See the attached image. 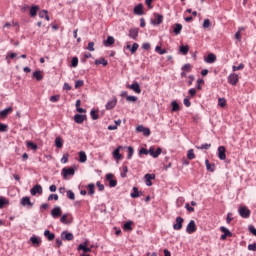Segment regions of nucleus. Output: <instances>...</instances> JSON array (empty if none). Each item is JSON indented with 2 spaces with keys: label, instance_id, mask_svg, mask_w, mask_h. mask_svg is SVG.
I'll use <instances>...</instances> for the list:
<instances>
[{
  "label": "nucleus",
  "instance_id": "nucleus-1",
  "mask_svg": "<svg viewBox=\"0 0 256 256\" xmlns=\"http://www.w3.org/2000/svg\"><path fill=\"white\" fill-rule=\"evenodd\" d=\"M238 213L242 219H249L251 217V210L247 206L240 207Z\"/></svg>",
  "mask_w": 256,
  "mask_h": 256
},
{
  "label": "nucleus",
  "instance_id": "nucleus-2",
  "mask_svg": "<svg viewBox=\"0 0 256 256\" xmlns=\"http://www.w3.org/2000/svg\"><path fill=\"white\" fill-rule=\"evenodd\" d=\"M20 205H22V207H27L28 209H33V202H31V198L29 196L22 197Z\"/></svg>",
  "mask_w": 256,
  "mask_h": 256
},
{
  "label": "nucleus",
  "instance_id": "nucleus-3",
  "mask_svg": "<svg viewBox=\"0 0 256 256\" xmlns=\"http://www.w3.org/2000/svg\"><path fill=\"white\" fill-rule=\"evenodd\" d=\"M197 231V224H195L194 220H191L186 226V233L189 235H193Z\"/></svg>",
  "mask_w": 256,
  "mask_h": 256
},
{
  "label": "nucleus",
  "instance_id": "nucleus-4",
  "mask_svg": "<svg viewBox=\"0 0 256 256\" xmlns=\"http://www.w3.org/2000/svg\"><path fill=\"white\" fill-rule=\"evenodd\" d=\"M184 221L185 219H183V217L181 216L176 217V223L173 225L174 231H181V229H183Z\"/></svg>",
  "mask_w": 256,
  "mask_h": 256
},
{
  "label": "nucleus",
  "instance_id": "nucleus-5",
  "mask_svg": "<svg viewBox=\"0 0 256 256\" xmlns=\"http://www.w3.org/2000/svg\"><path fill=\"white\" fill-rule=\"evenodd\" d=\"M50 214L53 217V219H59V217H61V215H63V211H61V207L60 206H55L51 210Z\"/></svg>",
  "mask_w": 256,
  "mask_h": 256
},
{
  "label": "nucleus",
  "instance_id": "nucleus-6",
  "mask_svg": "<svg viewBox=\"0 0 256 256\" xmlns=\"http://www.w3.org/2000/svg\"><path fill=\"white\" fill-rule=\"evenodd\" d=\"M62 175L64 179H67L68 177H73V175H75V168H63Z\"/></svg>",
  "mask_w": 256,
  "mask_h": 256
},
{
  "label": "nucleus",
  "instance_id": "nucleus-7",
  "mask_svg": "<svg viewBox=\"0 0 256 256\" xmlns=\"http://www.w3.org/2000/svg\"><path fill=\"white\" fill-rule=\"evenodd\" d=\"M228 83L235 87V85H237V83H239V75H237L236 73L230 74L228 76Z\"/></svg>",
  "mask_w": 256,
  "mask_h": 256
},
{
  "label": "nucleus",
  "instance_id": "nucleus-8",
  "mask_svg": "<svg viewBox=\"0 0 256 256\" xmlns=\"http://www.w3.org/2000/svg\"><path fill=\"white\" fill-rule=\"evenodd\" d=\"M136 131L138 133H143L144 137H149V135H151V129L145 128L143 125L136 127Z\"/></svg>",
  "mask_w": 256,
  "mask_h": 256
},
{
  "label": "nucleus",
  "instance_id": "nucleus-9",
  "mask_svg": "<svg viewBox=\"0 0 256 256\" xmlns=\"http://www.w3.org/2000/svg\"><path fill=\"white\" fill-rule=\"evenodd\" d=\"M226 153V149L225 146H219L218 147V159H220V161H225L227 159V154Z\"/></svg>",
  "mask_w": 256,
  "mask_h": 256
},
{
  "label": "nucleus",
  "instance_id": "nucleus-10",
  "mask_svg": "<svg viewBox=\"0 0 256 256\" xmlns=\"http://www.w3.org/2000/svg\"><path fill=\"white\" fill-rule=\"evenodd\" d=\"M30 193L33 197H35V195H41L43 193V187H41V185L36 184L33 188H31Z\"/></svg>",
  "mask_w": 256,
  "mask_h": 256
},
{
  "label": "nucleus",
  "instance_id": "nucleus-11",
  "mask_svg": "<svg viewBox=\"0 0 256 256\" xmlns=\"http://www.w3.org/2000/svg\"><path fill=\"white\" fill-rule=\"evenodd\" d=\"M128 37L134 41H137V37H139V28H131L129 30Z\"/></svg>",
  "mask_w": 256,
  "mask_h": 256
},
{
  "label": "nucleus",
  "instance_id": "nucleus-12",
  "mask_svg": "<svg viewBox=\"0 0 256 256\" xmlns=\"http://www.w3.org/2000/svg\"><path fill=\"white\" fill-rule=\"evenodd\" d=\"M86 120H87V115H83V114L74 115V121L78 125H82V123H84V121H86Z\"/></svg>",
  "mask_w": 256,
  "mask_h": 256
},
{
  "label": "nucleus",
  "instance_id": "nucleus-13",
  "mask_svg": "<svg viewBox=\"0 0 256 256\" xmlns=\"http://www.w3.org/2000/svg\"><path fill=\"white\" fill-rule=\"evenodd\" d=\"M61 239L63 241H73V239H74L73 233L67 232V231H63L61 233Z\"/></svg>",
  "mask_w": 256,
  "mask_h": 256
},
{
  "label": "nucleus",
  "instance_id": "nucleus-14",
  "mask_svg": "<svg viewBox=\"0 0 256 256\" xmlns=\"http://www.w3.org/2000/svg\"><path fill=\"white\" fill-rule=\"evenodd\" d=\"M30 242L34 247H41L42 241L41 238L38 236L33 235L32 237H30Z\"/></svg>",
  "mask_w": 256,
  "mask_h": 256
},
{
  "label": "nucleus",
  "instance_id": "nucleus-15",
  "mask_svg": "<svg viewBox=\"0 0 256 256\" xmlns=\"http://www.w3.org/2000/svg\"><path fill=\"white\" fill-rule=\"evenodd\" d=\"M127 89H132V91H134V93H138V94L141 93V86L137 82H134L133 84L128 85Z\"/></svg>",
  "mask_w": 256,
  "mask_h": 256
},
{
  "label": "nucleus",
  "instance_id": "nucleus-16",
  "mask_svg": "<svg viewBox=\"0 0 256 256\" xmlns=\"http://www.w3.org/2000/svg\"><path fill=\"white\" fill-rule=\"evenodd\" d=\"M115 105H117V98L109 100L106 103L105 107H106L107 111H111V109H114Z\"/></svg>",
  "mask_w": 256,
  "mask_h": 256
},
{
  "label": "nucleus",
  "instance_id": "nucleus-17",
  "mask_svg": "<svg viewBox=\"0 0 256 256\" xmlns=\"http://www.w3.org/2000/svg\"><path fill=\"white\" fill-rule=\"evenodd\" d=\"M145 179H146V185L147 187H151L153 185V179H155V174H145Z\"/></svg>",
  "mask_w": 256,
  "mask_h": 256
},
{
  "label": "nucleus",
  "instance_id": "nucleus-18",
  "mask_svg": "<svg viewBox=\"0 0 256 256\" xmlns=\"http://www.w3.org/2000/svg\"><path fill=\"white\" fill-rule=\"evenodd\" d=\"M121 149H123V146H118L114 151H113V157L114 159H117L119 161V159H121V157H123L121 155V153H119L121 151Z\"/></svg>",
  "mask_w": 256,
  "mask_h": 256
},
{
  "label": "nucleus",
  "instance_id": "nucleus-19",
  "mask_svg": "<svg viewBox=\"0 0 256 256\" xmlns=\"http://www.w3.org/2000/svg\"><path fill=\"white\" fill-rule=\"evenodd\" d=\"M115 43V38L113 36H108L106 40H104L103 45L105 47H111Z\"/></svg>",
  "mask_w": 256,
  "mask_h": 256
},
{
  "label": "nucleus",
  "instance_id": "nucleus-20",
  "mask_svg": "<svg viewBox=\"0 0 256 256\" xmlns=\"http://www.w3.org/2000/svg\"><path fill=\"white\" fill-rule=\"evenodd\" d=\"M141 195H143V192H139V188L133 187V192L130 194V197L137 199V197H141Z\"/></svg>",
  "mask_w": 256,
  "mask_h": 256
},
{
  "label": "nucleus",
  "instance_id": "nucleus-21",
  "mask_svg": "<svg viewBox=\"0 0 256 256\" xmlns=\"http://www.w3.org/2000/svg\"><path fill=\"white\" fill-rule=\"evenodd\" d=\"M161 153H162L161 148H157L156 151L153 150V148H150V155H151V157H153L154 159H157V157H159Z\"/></svg>",
  "mask_w": 256,
  "mask_h": 256
},
{
  "label": "nucleus",
  "instance_id": "nucleus-22",
  "mask_svg": "<svg viewBox=\"0 0 256 256\" xmlns=\"http://www.w3.org/2000/svg\"><path fill=\"white\" fill-rule=\"evenodd\" d=\"M9 113H13V107L11 106L0 111V117L5 118L9 115Z\"/></svg>",
  "mask_w": 256,
  "mask_h": 256
},
{
  "label": "nucleus",
  "instance_id": "nucleus-23",
  "mask_svg": "<svg viewBox=\"0 0 256 256\" xmlns=\"http://www.w3.org/2000/svg\"><path fill=\"white\" fill-rule=\"evenodd\" d=\"M154 17H156L157 21L152 20V25H161L163 23V15L154 14Z\"/></svg>",
  "mask_w": 256,
  "mask_h": 256
},
{
  "label": "nucleus",
  "instance_id": "nucleus-24",
  "mask_svg": "<svg viewBox=\"0 0 256 256\" xmlns=\"http://www.w3.org/2000/svg\"><path fill=\"white\" fill-rule=\"evenodd\" d=\"M217 61V56L213 53L208 54V56L205 58L206 63H215Z\"/></svg>",
  "mask_w": 256,
  "mask_h": 256
},
{
  "label": "nucleus",
  "instance_id": "nucleus-25",
  "mask_svg": "<svg viewBox=\"0 0 256 256\" xmlns=\"http://www.w3.org/2000/svg\"><path fill=\"white\" fill-rule=\"evenodd\" d=\"M220 231H221L222 233H224V235H225L226 237H233V232H232L231 230L227 229V227H225V226H221V227H220Z\"/></svg>",
  "mask_w": 256,
  "mask_h": 256
},
{
  "label": "nucleus",
  "instance_id": "nucleus-26",
  "mask_svg": "<svg viewBox=\"0 0 256 256\" xmlns=\"http://www.w3.org/2000/svg\"><path fill=\"white\" fill-rule=\"evenodd\" d=\"M126 49H129L133 55V54L137 53V50L139 49V44L134 43L132 46L128 44L126 46Z\"/></svg>",
  "mask_w": 256,
  "mask_h": 256
},
{
  "label": "nucleus",
  "instance_id": "nucleus-27",
  "mask_svg": "<svg viewBox=\"0 0 256 256\" xmlns=\"http://www.w3.org/2000/svg\"><path fill=\"white\" fill-rule=\"evenodd\" d=\"M91 249H93V246L89 248L84 245H78L77 251H83V253H91Z\"/></svg>",
  "mask_w": 256,
  "mask_h": 256
},
{
  "label": "nucleus",
  "instance_id": "nucleus-28",
  "mask_svg": "<svg viewBox=\"0 0 256 256\" xmlns=\"http://www.w3.org/2000/svg\"><path fill=\"white\" fill-rule=\"evenodd\" d=\"M39 6L37 5H33L31 8H30V17H37V12L39 11Z\"/></svg>",
  "mask_w": 256,
  "mask_h": 256
},
{
  "label": "nucleus",
  "instance_id": "nucleus-29",
  "mask_svg": "<svg viewBox=\"0 0 256 256\" xmlns=\"http://www.w3.org/2000/svg\"><path fill=\"white\" fill-rule=\"evenodd\" d=\"M135 15H143V4H138L134 7Z\"/></svg>",
  "mask_w": 256,
  "mask_h": 256
},
{
  "label": "nucleus",
  "instance_id": "nucleus-30",
  "mask_svg": "<svg viewBox=\"0 0 256 256\" xmlns=\"http://www.w3.org/2000/svg\"><path fill=\"white\" fill-rule=\"evenodd\" d=\"M44 237H46V239H48V241H53L55 239V234L51 233V231H49V230H45Z\"/></svg>",
  "mask_w": 256,
  "mask_h": 256
},
{
  "label": "nucleus",
  "instance_id": "nucleus-31",
  "mask_svg": "<svg viewBox=\"0 0 256 256\" xmlns=\"http://www.w3.org/2000/svg\"><path fill=\"white\" fill-rule=\"evenodd\" d=\"M26 147H28V149H32V151H37V149H39V146H37L36 143H33V141H27Z\"/></svg>",
  "mask_w": 256,
  "mask_h": 256
},
{
  "label": "nucleus",
  "instance_id": "nucleus-32",
  "mask_svg": "<svg viewBox=\"0 0 256 256\" xmlns=\"http://www.w3.org/2000/svg\"><path fill=\"white\" fill-rule=\"evenodd\" d=\"M95 65H103V67H107L109 65V62L105 58H100L95 60Z\"/></svg>",
  "mask_w": 256,
  "mask_h": 256
},
{
  "label": "nucleus",
  "instance_id": "nucleus-33",
  "mask_svg": "<svg viewBox=\"0 0 256 256\" xmlns=\"http://www.w3.org/2000/svg\"><path fill=\"white\" fill-rule=\"evenodd\" d=\"M133 221L129 220L123 225L124 231H133Z\"/></svg>",
  "mask_w": 256,
  "mask_h": 256
},
{
  "label": "nucleus",
  "instance_id": "nucleus-34",
  "mask_svg": "<svg viewBox=\"0 0 256 256\" xmlns=\"http://www.w3.org/2000/svg\"><path fill=\"white\" fill-rule=\"evenodd\" d=\"M78 155H79V162L80 163H86L87 154L85 153V151H80Z\"/></svg>",
  "mask_w": 256,
  "mask_h": 256
},
{
  "label": "nucleus",
  "instance_id": "nucleus-35",
  "mask_svg": "<svg viewBox=\"0 0 256 256\" xmlns=\"http://www.w3.org/2000/svg\"><path fill=\"white\" fill-rule=\"evenodd\" d=\"M205 165H206V169L207 171H210V173H213L215 171V164H211L209 163V160H205Z\"/></svg>",
  "mask_w": 256,
  "mask_h": 256
},
{
  "label": "nucleus",
  "instance_id": "nucleus-36",
  "mask_svg": "<svg viewBox=\"0 0 256 256\" xmlns=\"http://www.w3.org/2000/svg\"><path fill=\"white\" fill-rule=\"evenodd\" d=\"M182 30H183V25L176 23L173 29V33H175L176 35H180Z\"/></svg>",
  "mask_w": 256,
  "mask_h": 256
},
{
  "label": "nucleus",
  "instance_id": "nucleus-37",
  "mask_svg": "<svg viewBox=\"0 0 256 256\" xmlns=\"http://www.w3.org/2000/svg\"><path fill=\"white\" fill-rule=\"evenodd\" d=\"M33 77L36 79V81H43V74H41L39 70L33 72Z\"/></svg>",
  "mask_w": 256,
  "mask_h": 256
},
{
  "label": "nucleus",
  "instance_id": "nucleus-38",
  "mask_svg": "<svg viewBox=\"0 0 256 256\" xmlns=\"http://www.w3.org/2000/svg\"><path fill=\"white\" fill-rule=\"evenodd\" d=\"M171 106H172V112L173 113H176L177 111L181 110V107L179 106V103H177V101H175V100L172 101Z\"/></svg>",
  "mask_w": 256,
  "mask_h": 256
},
{
  "label": "nucleus",
  "instance_id": "nucleus-39",
  "mask_svg": "<svg viewBox=\"0 0 256 256\" xmlns=\"http://www.w3.org/2000/svg\"><path fill=\"white\" fill-rule=\"evenodd\" d=\"M55 146L57 149H61L63 147V139L61 137H56Z\"/></svg>",
  "mask_w": 256,
  "mask_h": 256
},
{
  "label": "nucleus",
  "instance_id": "nucleus-40",
  "mask_svg": "<svg viewBox=\"0 0 256 256\" xmlns=\"http://www.w3.org/2000/svg\"><path fill=\"white\" fill-rule=\"evenodd\" d=\"M88 195H95V184H88Z\"/></svg>",
  "mask_w": 256,
  "mask_h": 256
},
{
  "label": "nucleus",
  "instance_id": "nucleus-41",
  "mask_svg": "<svg viewBox=\"0 0 256 256\" xmlns=\"http://www.w3.org/2000/svg\"><path fill=\"white\" fill-rule=\"evenodd\" d=\"M5 205H9V200L5 197H0V209H3Z\"/></svg>",
  "mask_w": 256,
  "mask_h": 256
},
{
  "label": "nucleus",
  "instance_id": "nucleus-42",
  "mask_svg": "<svg viewBox=\"0 0 256 256\" xmlns=\"http://www.w3.org/2000/svg\"><path fill=\"white\" fill-rule=\"evenodd\" d=\"M179 51L182 55H187L189 53V47L187 45H181Z\"/></svg>",
  "mask_w": 256,
  "mask_h": 256
},
{
  "label": "nucleus",
  "instance_id": "nucleus-43",
  "mask_svg": "<svg viewBox=\"0 0 256 256\" xmlns=\"http://www.w3.org/2000/svg\"><path fill=\"white\" fill-rule=\"evenodd\" d=\"M196 149H199L201 151L203 149H205L207 151V150L211 149V144H207V143L201 144L200 146H196Z\"/></svg>",
  "mask_w": 256,
  "mask_h": 256
},
{
  "label": "nucleus",
  "instance_id": "nucleus-44",
  "mask_svg": "<svg viewBox=\"0 0 256 256\" xmlns=\"http://www.w3.org/2000/svg\"><path fill=\"white\" fill-rule=\"evenodd\" d=\"M90 116L93 121H97V119H99V114H97V110H91Z\"/></svg>",
  "mask_w": 256,
  "mask_h": 256
},
{
  "label": "nucleus",
  "instance_id": "nucleus-45",
  "mask_svg": "<svg viewBox=\"0 0 256 256\" xmlns=\"http://www.w3.org/2000/svg\"><path fill=\"white\" fill-rule=\"evenodd\" d=\"M66 197L70 199L71 201H75V193L71 190H68L66 192Z\"/></svg>",
  "mask_w": 256,
  "mask_h": 256
},
{
  "label": "nucleus",
  "instance_id": "nucleus-46",
  "mask_svg": "<svg viewBox=\"0 0 256 256\" xmlns=\"http://www.w3.org/2000/svg\"><path fill=\"white\" fill-rule=\"evenodd\" d=\"M9 131V126L0 122V133H7Z\"/></svg>",
  "mask_w": 256,
  "mask_h": 256
},
{
  "label": "nucleus",
  "instance_id": "nucleus-47",
  "mask_svg": "<svg viewBox=\"0 0 256 256\" xmlns=\"http://www.w3.org/2000/svg\"><path fill=\"white\" fill-rule=\"evenodd\" d=\"M155 51H156V53H159V55H165V53H167V50L162 49L161 46H156Z\"/></svg>",
  "mask_w": 256,
  "mask_h": 256
},
{
  "label": "nucleus",
  "instance_id": "nucleus-48",
  "mask_svg": "<svg viewBox=\"0 0 256 256\" xmlns=\"http://www.w3.org/2000/svg\"><path fill=\"white\" fill-rule=\"evenodd\" d=\"M194 158H195V152L193 151V149L188 150L187 159L192 161V159H194Z\"/></svg>",
  "mask_w": 256,
  "mask_h": 256
},
{
  "label": "nucleus",
  "instance_id": "nucleus-49",
  "mask_svg": "<svg viewBox=\"0 0 256 256\" xmlns=\"http://www.w3.org/2000/svg\"><path fill=\"white\" fill-rule=\"evenodd\" d=\"M79 65V58L73 57L71 60V67H77Z\"/></svg>",
  "mask_w": 256,
  "mask_h": 256
},
{
  "label": "nucleus",
  "instance_id": "nucleus-50",
  "mask_svg": "<svg viewBox=\"0 0 256 256\" xmlns=\"http://www.w3.org/2000/svg\"><path fill=\"white\" fill-rule=\"evenodd\" d=\"M133 153H135V149H133V147L129 146L127 159H131L133 157Z\"/></svg>",
  "mask_w": 256,
  "mask_h": 256
},
{
  "label": "nucleus",
  "instance_id": "nucleus-51",
  "mask_svg": "<svg viewBox=\"0 0 256 256\" xmlns=\"http://www.w3.org/2000/svg\"><path fill=\"white\" fill-rule=\"evenodd\" d=\"M191 64L187 63L184 66H182V71H186V73H191Z\"/></svg>",
  "mask_w": 256,
  "mask_h": 256
},
{
  "label": "nucleus",
  "instance_id": "nucleus-52",
  "mask_svg": "<svg viewBox=\"0 0 256 256\" xmlns=\"http://www.w3.org/2000/svg\"><path fill=\"white\" fill-rule=\"evenodd\" d=\"M218 105L220 107H225L227 105V100H225V98H219L218 99Z\"/></svg>",
  "mask_w": 256,
  "mask_h": 256
},
{
  "label": "nucleus",
  "instance_id": "nucleus-53",
  "mask_svg": "<svg viewBox=\"0 0 256 256\" xmlns=\"http://www.w3.org/2000/svg\"><path fill=\"white\" fill-rule=\"evenodd\" d=\"M85 85V81L83 80H76L75 82V89H79V87H83Z\"/></svg>",
  "mask_w": 256,
  "mask_h": 256
},
{
  "label": "nucleus",
  "instance_id": "nucleus-54",
  "mask_svg": "<svg viewBox=\"0 0 256 256\" xmlns=\"http://www.w3.org/2000/svg\"><path fill=\"white\" fill-rule=\"evenodd\" d=\"M137 96H127L126 97V101H128V103H135L137 101Z\"/></svg>",
  "mask_w": 256,
  "mask_h": 256
},
{
  "label": "nucleus",
  "instance_id": "nucleus-55",
  "mask_svg": "<svg viewBox=\"0 0 256 256\" xmlns=\"http://www.w3.org/2000/svg\"><path fill=\"white\" fill-rule=\"evenodd\" d=\"M241 69H245V65L243 63L232 67V71H241Z\"/></svg>",
  "mask_w": 256,
  "mask_h": 256
},
{
  "label": "nucleus",
  "instance_id": "nucleus-56",
  "mask_svg": "<svg viewBox=\"0 0 256 256\" xmlns=\"http://www.w3.org/2000/svg\"><path fill=\"white\" fill-rule=\"evenodd\" d=\"M53 199H54V201H59V195H57V194H50L48 196V201H53Z\"/></svg>",
  "mask_w": 256,
  "mask_h": 256
},
{
  "label": "nucleus",
  "instance_id": "nucleus-57",
  "mask_svg": "<svg viewBox=\"0 0 256 256\" xmlns=\"http://www.w3.org/2000/svg\"><path fill=\"white\" fill-rule=\"evenodd\" d=\"M209 27H211V20L205 19L204 22H203V28L204 29H209Z\"/></svg>",
  "mask_w": 256,
  "mask_h": 256
},
{
  "label": "nucleus",
  "instance_id": "nucleus-58",
  "mask_svg": "<svg viewBox=\"0 0 256 256\" xmlns=\"http://www.w3.org/2000/svg\"><path fill=\"white\" fill-rule=\"evenodd\" d=\"M150 154V150H148L147 148H141L139 150V155H149Z\"/></svg>",
  "mask_w": 256,
  "mask_h": 256
},
{
  "label": "nucleus",
  "instance_id": "nucleus-59",
  "mask_svg": "<svg viewBox=\"0 0 256 256\" xmlns=\"http://www.w3.org/2000/svg\"><path fill=\"white\" fill-rule=\"evenodd\" d=\"M183 103H184L185 107H191V100H190L189 96L184 98Z\"/></svg>",
  "mask_w": 256,
  "mask_h": 256
},
{
  "label": "nucleus",
  "instance_id": "nucleus-60",
  "mask_svg": "<svg viewBox=\"0 0 256 256\" xmlns=\"http://www.w3.org/2000/svg\"><path fill=\"white\" fill-rule=\"evenodd\" d=\"M88 51H95V42H89L87 46Z\"/></svg>",
  "mask_w": 256,
  "mask_h": 256
},
{
  "label": "nucleus",
  "instance_id": "nucleus-61",
  "mask_svg": "<svg viewBox=\"0 0 256 256\" xmlns=\"http://www.w3.org/2000/svg\"><path fill=\"white\" fill-rule=\"evenodd\" d=\"M69 161V154L66 153L63 155V157L61 158V163H67Z\"/></svg>",
  "mask_w": 256,
  "mask_h": 256
},
{
  "label": "nucleus",
  "instance_id": "nucleus-62",
  "mask_svg": "<svg viewBox=\"0 0 256 256\" xmlns=\"http://www.w3.org/2000/svg\"><path fill=\"white\" fill-rule=\"evenodd\" d=\"M59 99H60V96H59V95H54V96H51V97H50V101H51L52 103H57V101H59Z\"/></svg>",
  "mask_w": 256,
  "mask_h": 256
},
{
  "label": "nucleus",
  "instance_id": "nucleus-63",
  "mask_svg": "<svg viewBox=\"0 0 256 256\" xmlns=\"http://www.w3.org/2000/svg\"><path fill=\"white\" fill-rule=\"evenodd\" d=\"M248 229H249L250 233H252V235H254V237H256V228L253 225H250Z\"/></svg>",
  "mask_w": 256,
  "mask_h": 256
},
{
  "label": "nucleus",
  "instance_id": "nucleus-64",
  "mask_svg": "<svg viewBox=\"0 0 256 256\" xmlns=\"http://www.w3.org/2000/svg\"><path fill=\"white\" fill-rule=\"evenodd\" d=\"M248 251H256V242L248 245Z\"/></svg>",
  "mask_w": 256,
  "mask_h": 256
}]
</instances>
